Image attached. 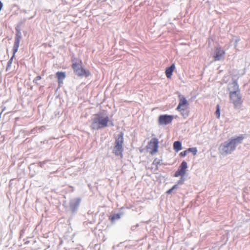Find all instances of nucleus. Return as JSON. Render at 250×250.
<instances>
[{
    "label": "nucleus",
    "instance_id": "0eeeda50",
    "mask_svg": "<svg viewBox=\"0 0 250 250\" xmlns=\"http://www.w3.org/2000/svg\"><path fill=\"white\" fill-rule=\"evenodd\" d=\"M159 143V140L157 138H152L146 146L147 151L152 155L157 153L158 152Z\"/></svg>",
    "mask_w": 250,
    "mask_h": 250
},
{
    "label": "nucleus",
    "instance_id": "9d476101",
    "mask_svg": "<svg viewBox=\"0 0 250 250\" xmlns=\"http://www.w3.org/2000/svg\"><path fill=\"white\" fill-rule=\"evenodd\" d=\"M187 168V163L183 161L181 164L178 169L174 174L175 177L183 176L186 174V169Z\"/></svg>",
    "mask_w": 250,
    "mask_h": 250
},
{
    "label": "nucleus",
    "instance_id": "5701e85b",
    "mask_svg": "<svg viewBox=\"0 0 250 250\" xmlns=\"http://www.w3.org/2000/svg\"><path fill=\"white\" fill-rule=\"evenodd\" d=\"M41 79H42L41 76H37V77L35 78V79L34 80V82H35V81H39V80H40Z\"/></svg>",
    "mask_w": 250,
    "mask_h": 250
},
{
    "label": "nucleus",
    "instance_id": "ddd939ff",
    "mask_svg": "<svg viewBox=\"0 0 250 250\" xmlns=\"http://www.w3.org/2000/svg\"><path fill=\"white\" fill-rule=\"evenodd\" d=\"M175 69V65L174 63L171 65L170 67H167L166 69L165 73L167 77L170 79L171 78L172 73Z\"/></svg>",
    "mask_w": 250,
    "mask_h": 250
},
{
    "label": "nucleus",
    "instance_id": "2eb2a0df",
    "mask_svg": "<svg viewBox=\"0 0 250 250\" xmlns=\"http://www.w3.org/2000/svg\"><path fill=\"white\" fill-rule=\"evenodd\" d=\"M173 148L176 152L181 150L182 149L181 142L175 141L173 144Z\"/></svg>",
    "mask_w": 250,
    "mask_h": 250
},
{
    "label": "nucleus",
    "instance_id": "f8f14e48",
    "mask_svg": "<svg viewBox=\"0 0 250 250\" xmlns=\"http://www.w3.org/2000/svg\"><path fill=\"white\" fill-rule=\"evenodd\" d=\"M229 92H240L238 84L236 81H233L229 85Z\"/></svg>",
    "mask_w": 250,
    "mask_h": 250
},
{
    "label": "nucleus",
    "instance_id": "f3484780",
    "mask_svg": "<svg viewBox=\"0 0 250 250\" xmlns=\"http://www.w3.org/2000/svg\"><path fill=\"white\" fill-rule=\"evenodd\" d=\"M188 152H191L193 153L194 155H195L197 153V150L195 147L189 148L187 149Z\"/></svg>",
    "mask_w": 250,
    "mask_h": 250
},
{
    "label": "nucleus",
    "instance_id": "393cba45",
    "mask_svg": "<svg viewBox=\"0 0 250 250\" xmlns=\"http://www.w3.org/2000/svg\"><path fill=\"white\" fill-rule=\"evenodd\" d=\"M99 1H105L106 0H98Z\"/></svg>",
    "mask_w": 250,
    "mask_h": 250
},
{
    "label": "nucleus",
    "instance_id": "f03ea898",
    "mask_svg": "<svg viewBox=\"0 0 250 250\" xmlns=\"http://www.w3.org/2000/svg\"><path fill=\"white\" fill-rule=\"evenodd\" d=\"M72 67L77 76L81 77H88L91 75L90 72L83 66V62L81 60L74 58L72 59Z\"/></svg>",
    "mask_w": 250,
    "mask_h": 250
},
{
    "label": "nucleus",
    "instance_id": "412c9836",
    "mask_svg": "<svg viewBox=\"0 0 250 250\" xmlns=\"http://www.w3.org/2000/svg\"><path fill=\"white\" fill-rule=\"evenodd\" d=\"M12 60H13V57H12L11 58V59L8 62L7 66V68H6L7 70L8 68L10 66V65H11V64L12 63Z\"/></svg>",
    "mask_w": 250,
    "mask_h": 250
},
{
    "label": "nucleus",
    "instance_id": "a211bd4d",
    "mask_svg": "<svg viewBox=\"0 0 250 250\" xmlns=\"http://www.w3.org/2000/svg\"><path fill=\"white\" fill-rule=\"evenodd\" d=\"M178 188V186L177 185H174L170 189H169V190H168L166 192V193L167 194H170L172 191L175 189H176Z\"/></svg>",
    "mask_w": 250,
    "mask_h": 250
},
{
    "label": "nucleus",
    "instance_id": "f257e3e1",
    "mask_svg": "<svg viewBox=\"0 0 250 250\" xmlns=\"http://www.w3.org/2000/svg\"><path fill=\"white\" fill-rule=\"evenodd\" d=\"M109 123L112 125H113L112 122L110 121L107 116H103L101 114H97L93 119L91 128L93 129H100L107 126Z\"/></svg>",
    "mask_w": 250,
    "mask_h": 250
},
{
    "label": "nucleus",
    "instance_id": "1a4fd4ad",
    "mask_svg": "<svg viewBox=\"0 0 250 250\" xmlns=\"http://www.w3.org/2000/svg\"><path fill=\"white\" fill-rule=\"evenodd\" d=\"M174 118L172 115H162L158 118V123L160 125H167L170 124Z\"/></svg>",
    "mask_w": 250,
    "mask_h": 250
},
{
    "label": "nucleus",
    "instance_id": "dca6fc26",
    "mask_svg": "<svg viewBox=\"0 0 250 250\" xmlns=\"http://www.w3.org/2000/svg\"><path fill=\"white\" fill-rule=\"evenodd\" d=\"M120 218V214H115L111 216L110 219L112 222H114L115 220L119 219Z\"/></svg>",
    "mask_w": 250,
    "mask_h": 250
},
{
    "label": "nucleus",
    "instance_id": "6ab92c4d",
    "mask_svg": "<svg viewBox=\"0 0 250 250\" xmlns=\"http://www.w3.org/2000/svg\"><path fill=\"white\" fill-rule=\"evenodd\" d=\"M217 109H216V111L215 112V114L217 116V118L218 119H219L220 118V106L219 105H217Z\"/></svg>",
    "mask_w": 250,
    "mask_h": 250
},
{
    "label": "nucleus",
    "instance_id": "39448f33",
    "mask_svg": "<svg viewBox=\"0 0 250 250\" xmlns=\"http://www.w3.org/2000/svg\"><path fill=\"white\" fill-rule=\"evenodd\" d=\"M179 103L177 110L181 113L185 118H186L189 114V111L187 110L188 106V102L186 98L182 95H179Z\"/></svg>",
    "mask_w": 250,
    "mask_h": 250
},
{
    "label": "nucleus",
    "instance_id": "b1692460",
    "mask_svg": "<svg viewBox=\"0 0 250 250\" xmlns=\"http://www.w3.org/2000/svg\"><path fill=\"white\" fill-rule=\"evenodd\" d=\"M184 183V179L181 178L180 180H179L178 182V184H183Z\"/></svg>",
    "mask_w": 250,
    "mask_h": 250
},
{
    "label": "nucleus",
    "instance_id": "aec40b11",
    "mask_svg": "<svg viewBox=\"0 0 250 250\" xmlns=\"http://www.w3.org/2000/svg\"><path fill=\"white\" fill-rule=\"evenodd\" d=\"M188 153V151L187 150L184 151H182L180 153V155L181 156V157H185L187 155V153Z\"/></svg>",
    "mask_w": 250,
    "mask_h": 250
},
{
    "label": "nucleus",
    "instance_id": "423d86ee",
    "mask_svg": "<svg viewBox=\"0 0 250 250\" xmlns=\"http://www.w3.org/2000/svg\"><path fill=\"white\" fill-rule=\"evenodd\" d=\"M229 98L230 102L235 109H239L242 107L243 100L240 92H229Z\"/></svg>",
    "mask_w": 250,
    "mask_h": 250
},
{
    "label": "nucleus",
    "instance_id": "20e7f679",
    "mask_svg": "<svg viewBox=\"0 0 250 250\" xmlns=\"http://www.w3.org/2000/svg\"><path fill=\"white\" fill-rule=\"evenodd\" d=\"M124 144V133L121 132L115 139L113 153L117 156L123 158V152L124 150L123 145Z\"/></svg>",
    "mask_w": 250,
    "mask_h": 250
},
{
    "label": "nucleus",
    "instance_id": "4468645a",
    "mask_svg": "<svg viewBox=\"0 0 250 250\" xmlns=\"http://www.w3.org/2000/svg\"><path fill=\"white\" fill-rule=\"evenodd\" d=\"M59 84L62 83V80L66 77L65 73L64 72H58L56 74Z\"/></svg>",
    "mask_w": 250,
    "mask_h": 250
},
{
    "label": "nucleus",
    "instance_id": "4be33fe9",
    "mask_svg": "<svg viewBox=\"0 0 250 250\" xmlns=\"http://www.w3.org/2000/svg\"><path fill=\"white\" fill-rule=\"evenodd\" d=\"M160 160H158L157 159H155L153 162V164H156V166H158L160 164Z\"/></svg>",
    "mask_w": 250,
    "mask_h": 250
},
{
    "label": "nucleus",
    "instance_id": "9b49d317",
    "mask_svg": "<svg viewBox=\"0 0 250 250\" xmlns=\"http://www.w3.org/2000/svg\"><path fill=\"white\" fill-rule=\"evenodd\" d=\"M21 38V33L20 30L17 29V32L15 36L14 44L13 48L14 55L17 52L19 47L20 41Z\"/></svg>",
    "mask_w": 250,
    "mask_h": 250
},
{
    "label": "nucleus",
    "instance_id": "7ed1b4c3",
    "mask_svg": "<svg viewBox=\"0 0 250 250\" xmlns=\"http://www.w3.org/2000/svg\"><path fill=\"white\" fill-rule=\"evenodd\" d=\"M244 139V136L242 135L230 139L228 143L221 146L220 147H221L222 153L224 154L231 153L235 150L236 146L242 142Z\"/></svg>",
    "mask_w": 250,
    "mask_h": 250
},
{
    "label": "nucleus",
    "instance_id": "6e6552de",
    "mask_svg": "<svg viewBox=\"0 0 250 250\" xmlns=\"http://www.w3.org/2000/svg\"><path fill=\"white\" fill-rule=\"evenodd\" d=\"M225 54V51L221 46L216 47L213 55L214 61H219L223 60Z\"/></svg>",
    "mask_w": 250,
    "mask_h": 250
}]
</instances>
